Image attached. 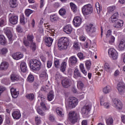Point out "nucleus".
I'll use <instances>...</instances> for the list:
<instances>
[{
	"instance_id": "1",
	"label": "nucleus",
	"mask_w": 125,
	"mask_h": 125,
	"mask_svg": "<svg viewBox=\"0 0 125 125\" xmlns=\"http://www.w3.org/2000/svg\"><path fill=\"white\" fill-rule=\"evenodd\" d=\"M70 42H69V39L66 37H62L59 39L58 41V49L60 51L62 50H66L69 46Z\"/></svg>"
},
{
	"instance_id": "2",
	"label": "nucleus",
	"mask_w": 125,
	"mask_h": 125,
	"mask_svg": "<svg viewBox=\"0 0 125 125\" xmlns=\"http://www.w3.org/2000/svg\"><path fill=\"white\" fill-rule=\"evenodd\" d=\"M30 67L33 71H39L42 68V63L37 60H31Z\"/></svg>"
},
{
	"instance_id": "3",
	"label": "nucleus",
	"mask_w": 125,
	"mask_h": 125,
	"mask_svg": "<svg viewBox=\"0 0 125 125\" xmlns=\"http://www.w3.org/2000/svg\"><path fill=\"white\" fill-rule=\"evenodd\" d=\"M78 103L79 100L78 99L74 97H70L67 100V106L70 109L75 108Z\"/></svg>"
},
{
	"instance_id": "4",
	"label": "nucleus",
	"mask_w": 125,
	"mask_h": 125,
	"mask_svg": "<svg viewBox=\"0 0 125 125\" xmlns=\"http://www.w3.org/2000/svg\"><path fill=\"white\" fill-rule=\"evenodd\" d=\"M82 13L83 15H89V14H91L93 11V7L90 4H88L84 5L82 8Z\"/></svg>"
},
{
	"instance_id": "5",
	"label": "nucleus",
	"mask_w": 125,
	"mask_h": 125,
	"mask_svg": "<svg viewBox=\"0 0 125 125\" xmlns=\"http://www.w3.org/2000/svg\"><path fill=\"white\" fill-rule=\"evenodd\" d=\"M69 121L71 124H75L78 122V119L80 118V114L76 111H71L69 112Z\"/></svg>"
},
{
	"instance_id": "6",
	"label": "nucleus",
	"mask_w": 125,
	"mask_h": 125,
	"mask_svg": "<svg viewBox=\"0 0 125 125\" xmlns=\"http://www.w3.org/2000/svg\"><path fill=\"white\" fill-rule=\"evenodd\" d=\"M85 30L90 37H94L96 33V28L92 24H89L86 25L85 27Z\"/></svg>"
},
{
	"instance_id": "7",
	"label": "nucleus",
	"mask_w": 125,
	"mask_h": 125,
	"mask_svg": "<svg viewBox=\"0 0 125 125\" xmlns=\"http://www.w3.org/2000/svg\"><path fill=\"white\" fill-rule=\"evenodd\" d=\"M91 109V105L88 104L83 106L82 108V114L84 118L88 117V113Z\"/></svg>"
},
{
	"instance_id": "8",
	"label": "nucleus",
	"mask_w": 125,
	"mask_h": 125,
	"mask_svg": "<svg viewBox=\"0 0 125 125\" xmlns=\"http://www.w3.org/2000/svg\"><path fill=\"white\" fill-rule=\"evenodd\" d=\"M112 105L113 107H115L116 109H118V110H121L123 108V104H122L121 101L118 99L113 100Z\"/></svg>"
},
{
	"instance_id": "9",
	"label": "nucleus",
	"mask_w": 125,
	"mask_h": 125,
	"mask_svg": "<svg viewBox=\"0 0 125 125\" xmlns=\"http://www.w3.org/2000/svg\"><path fill=\"white\" fill-rule=\"evenodd\" d=\"M62 84L63 87L68 88V87H70V86H71L72 82H71V80L70 79L66 77L62 81Z\"/></svg>"
},
{
	"instance_id": "10",
	"label": "nucleus",
	"mask_w": 125,
	"mask_h": 125,
	"mask_svg": "<svg viewBox=\"0 0 125 125\" xmlns=\"http://www.w3.org/2000/svg\"><path fill=\"white\" fill-rule=\"evenodd\" d=\"M108 54L109 55H111L113 59L116 60L118 58V52L113 48H110L108 50Z\"/></svg>"
},
{
	"instance_id": "11",
	"label": "nucleus",
	"mask_w": 125,
	"mask_h": 125,
	"mask_svg": "<svg viewBox=\"0 0 125 125\" xmlns=\"http://www.w3.org/2000/svg\"><path fill=\"white\" fill-rule=\"evenodd\" d=\"M73 22L75 27H79L81 26V24H82V22H83V20H82L81 17H76L74 18Z\"/></svg>"
},
{
	"instance_id": "12",
	"label": "nucleus",
	"mask_w": 125,
	"mask_h": 125,
	"mask_svg": "<svg viewBox=\"0 0 125 125\" xmlns=\"http://www.w3.org/2000/svg\"><path fill=\"white\" fill-rule=\"evenodd\" d=\"M9 21L11 24L15 25L18 23V16L13 15L9 18Z\"/></svg>"
},
{
	"instance_id": "13",
	"label": "nucleus",
	"mask_w": 125,
	"mask_h": 125,
	"mask_svg": "<svg viewBox=\"0 0 125 125\" xmlns=\"http://www.w3.org/2000/svg\"><path fill=\"white\" fill-rule=\"evenodd\" d=\"M118 17H119V13L115 12L112 16L109 18V21L110 23H115L118 21Z\"/></svg>"
},
{
	"instance_id": "14",
	"label": "nucleus",
	"mask_w": 125,
	"mask_h": 125,
	"mask_svg": "<svg viewBox=\"0 0 125 125\" xmlns=\"http://www.w3.org/2000/svg\"><path fill=\"white\" fill-rule=\"evenodd\" d=\"M12 57L15 60H19L21 58H23V54L21 52L15 53L12 55Z\"/></svg>"
},
{
	"instance_id": "15",
	"label": "nucleus",
	"mask_w": 125,
	"mask_h": 125,
	"mask_svg": "<svg viewBox=\"0 0 125 125\" xmlns=\"http://www.w3.org/2000/svg\"><path fill=\"white\" fill-rule=\"evenodd\" d=\"M9 66V64H8V62H2L0 65V71H5V70H7Z\"/></svg>"
},
{
	"instance_id": "16",
	"label": "nucleus",
	"mask_w": 125,
	"mask_h": 125,
	"mask_svg": "<svg viewBox=\"0 0 125 125\" xmlns=\"http://www.w3.org/2000/svg\"><path fill=\"white\" fill-rule=\"evenodd\" d=\"M78 62V59L74 56L70 57L69 59V63L71 65H76Z\"/></svg>"
},
{
	"instance_id": "17",
	"label": "nucleus",
	"mask_w": 125,
	"mask_h": 125,
	"mask_svg": "<svg viewBox=\"0 0 125 125\" xmlns=\"http://www.w3.org/2000/svg\"><path fill=\"white\" fill-rule=\"evenodd\" d=\"M4 33L6 35L8 39L10 41V43H11V41H12V34L11 33V31L9 29H6L4 31Z\"/></svg>"
},
{
	"instance_id": "18",
	"label": "nucleus",
	"mask_w": 125,
	"mask_h": 125,
	"mask_svg": "<svg viewBox=\"0 0 125 125\" xmlns=\"http://www.w3.org/2000/svg\"><path fill=\"white\" fill-rule=\"evenodd\" d=\"M11 94L13 98H17L19 94V91H17L16 89L14 88H12L11 89Z\"/></svg>"
},
{
	"instance_id": "19",
	"label": "nucleus",
	"mask_w": 125,
	"mask_h": 125,
	"mask_svg": "<svg viewBox=\"0 0 125 125\" xmlns=\"http://www.w3.org/2000/svg\"><path fill=\"white\" fill-rule=\"evenodd\" d=\"M72 26H71V25L68 24L66 25L64 28H63V32L66 33V34H71L72 33Z\"/></svg>"
},
{
	"instance_id": "20",
	"label": "nucleus",
	"mask_w": 125,
	"mask_h": 125,
	"mask_svg": "<svg viewBox=\"0 0 125 125\" xmlns=\"http://www.w3.org/2000/svg\"><path fill=\"white\" fill-rule=\"evenodd\" d=\"M116 23V24L114 25V28H116V29H119V28H122V27L124 26V21L121 20H117Z\"/></svg>"
},
{
	"instance_id": "21",
	"label": "nucleus",
	"mask_w": 125,
	"mask_h": 125,
	"mask_svg": "<svg viewBox=\"0 0 125 125\" xmlns=\"http://www.w3.org/2000/svg\"><path fill=\"white\" fill-rule=\"evenodd\" d=\"M20 22L21 25H25L28 22L27 19L25 18V16L23 14L20 15Z\"/></svg>"
},
{
	"instance_id": "22",
	"label": "nucleus",
	"mask_w": 125,
	"mask_h": 125,
	"mask_svg": "<svg viewBox=\"0 0 125 125\" xmlns=\"http://www.w3.org/2000/svg\"><path fill=\"white\" fill-rule=\"evenodd\" d=\"M45 42L47 46H51L52 42H53V40L50 37H48L45 39Z\"/></svg>"
},
{
	"instance_id": "23",
	"label": "nucleus",
	"mask_w": 125,
	"mask_h": 125,
	"mask_svg": "<svg viewBox=\"0 0 125 125\" xmlns=\"http://www.w3.org/2000/svg\"><path fill=\"white\" fill-rule=\"evenodd\" d=\"M100 102L101 106H104L106 109L110 107V104L108 103H104V98L103 96L101 97Z\"/></svg>"
},
{
	"instance_id": "24",
	"label": "nucleus",
	"mask_w": 125,
	"mask_h": 125,
	"mask_svg": "<svg viewBox=\"0 0 125 125\" xmlns=\"http://www.w3.org/2000/svg\"><path fill=\"white\" fill-rule=\"evenodd\" d=\"M13 118L16 120H19L21 118V113L20 111H16L12 113Z\"/></svg>"
},
{
	"instance_id": "25",
	"label": "nucleus",
	"mask_w": 125,
	"mask_h": 125,
	"mask_svg": "<svg viewBox=\"0 0 125 125\" xmlns=\"http://www.w3.org/2000/svg\"><path fill=\"white\" fill-rule=\"evenodd\" d=\"M20 68L21 70L22 73H26V72H27V65L25 62H21Z\"/></svg>"
},
{
	"instance_id": "26",
	"label": "nucleus",
	"mask_w": 125,
	"mask_h": 125,
	"mask_svg": "<svg viewBox=\"0 0 125 125\" xmlns=\"http://www.w3.org/2000/svg\"><path fill=\"white\" fill-rule=\"evenodd\" d=\"M19 79H20L19 76L13 73L10 76V79L12 82H17L19 81Z\"/></svg>"
},
{
	"instance_id": "27",
	"label": "nucleus",
	"mask_w": 125,
	"mask_h": 125,
	"mask_svg": "<svg viewBox=\"0 0 125 125\" xmlns=\"http://www.w3.org/2000/svg\"><path fill=\"white\" fill-rule=\"evenodd\" d=\"M104 69L105 71L107 72L108 73H112V71H113V69L111 68L110 64L108 63H105L104 65Z\"/></svg>"
},
{
	"instance_id": "28",
	"label": "nucleus",
	"mask_w": 125,
	"mask_h": 125,
	"mask_svg": "<svg viewBox=\"0 0 125 125\" xmlns=\"http://www.w3.org/2000/svg\"><path fill=\"white\" fill-rule=\"evenodd\" d=\"M48 78L47 73H46V70H42L41 74H40V79L42 80L43 79L47 80Z\"/></svg>"
},
{
	"instance_id": "29",
	"label": "nucleus",
	"mask_w": 125,
	"mask_h": 125,
	"mask_svg": "<svg viewBox=\"0 0 125 125\" xmlns=\"http://www.w3.org/2000/svg\"><path fill=\"white\" fill-rule=\"evenodd\" d=\"M66 67H67V62H63L61 64L60 67V70L62 73H64L66 71Z\"/></svg>"
},
{
	"instance_id": "30",
	"label": "nucleus",
	"mask_w": 125,
	"mask_h": 125,
	"mask_svg": "<svg viewBox=\"0 0 125 125\" xmlns=\"http://www.w3.org/2000/svg\"><path fill=\"white\" fill-rule=\"evenodd\" d=\"M10 6L12 8H15L17 6V0H10L9 1Z\"/></svg>"
},
{
	"instance_id": "31",
	"label": "nucleus",
	"mask_w": 125,
	"mask_h": 125,
	"mask_svg": "<svg viewBox=\"0 0 125 125\" xmlns=\"http://www.w3.org/2000/svg\"><path fill=\"white\" fill-rule=\"evenodd\" d=\"M79 67L82 73H83V74L84 76H86V75H87V71L85 70V68H84V66L83 65V64H81Z\"/></svg>"
},
{
	"instance_id": "32",
	"label": "nucleus",
	"mask_w": 125,
	"mask_h": 125,
	"mask_svg": "<svg viewBox=\"0 0 125 125\" xmlns=\"http://www.w3.org/2000/svg\"><path fill=\"white\" fill-rule=\"evenodd\" d=\"M74 75L76 78H82V74L78 68H76L74 70Z\"/></svg>"
},
{
	"instance_id": "33",
	"label": "nucleus",
	"mask_w": 125,
	"mask_h": 125,
	"mask_svg": "<svg viewBox=\"0 0 125 125\" xmlns=\"http://www.w3.org/2000/svg\"><path fill=\"white\" fill-rule=\"evenodd\" d=\"M111 90H112L111 86L107 85L104 88L103 91L104 93L107 94V93H109V92H110Z\"/></svg>"
},
{
	"instance_id": "34",
	"label": "nucleus",
	"mask_w": 125,
	"mask_h": 125,
	"mask_svg": "<svg viewBox=\"0 0 125 125\" xmlns=\"http://www.w3.org/2000/svg\"><path fill=\"white\" fill-rule=\"evenodd\" d=\"M125 48V40L121 41L119 44V48L120 50H124Z\"/></svg>"
},
{
	"instance_id": "35",
	"label": "nucleus",
	"mask_w": 125,
	"mask_h": 125,
	"mask_svg": "<svg viewBox=\"0 0 125 125\" xmlns=\"http://www.w3.org/2000/svg\"><path fill=\"white\" fill-rule=\"evenodd\" d=\"M25 97L30 101H33L35 99V95L33 93L28 94L26 95Z\"/></svg>"
},
{
	"instance_id": "36",
	"label": "nucleus",
	"mask_w": 125,
	"mask_h": 125,
	"mask_svg": "<svg viewBox=\"0 0 125 125\" xmlns=\"http://www.w3.org/2000/svg\"><path fill=\"white\" fill-rule=\"evenodd\" d=\"M54 98V95L53 94V91H50L49 93H48L47 95V100L48 101H51L52 99Z\"/></svg>"
},
{
	"instance_id": "37",
	"label": "nucleus",
	"mask_w": 125,
	"mask_h": 125,
	"mask_svg": "<svg viewBox=\"0 0 125 125\" xmlns=\"http://www.w3.org/2000/svg\"><path fill=\"white\" fill-rule=\"evenodd\" d=\"M54 64L55 68H58L60 67V60L55 58L54 59Z\"/></svg>"
},
{
	"instance_id": "38",
	"label": "nucleus",
	"mask_w": 125,
	"mask_h": 125,
	"mask_svg": "<svg viewBox=\"0 0 125 125\" xmlns=\"http://www.w3.org/2000/svg\"><path fill=\"white\" fill-rule=\"evenodd\" d=\"M58 19H59V17H58V16L55 14L50 16V20L52 21V22H55V21H57Z\"/></svg>"
},
{
	"instance_id": "39",
	"label": "nucleus",
	"mask_w": 125,
	"mask_h": 125,
	"mask_svg": "<svg viewBox=\"0 0 125 125\" xmlns=\"http://www.w3.org/2000/svg\"><path fill=\"white\" fill-rule=\"evenodd\" d=\"M6 42V40H5V37L3 35H0V43L2 45H4Z\"/></svg>"
},
{
	"instance_id": "40",
	"label": "nucleus",
	"mask_w": 125,
	"mask_h": 125,
	"mask_svg": "<svg viewBox=\"0 0 125 125\" xmlns=\"http://www.w3.org/2000/svg\"><path fill=\"white\" fill-rule=\"evenodd\" d=\"M27 81L28 83H33L35 81V77L34 75L29 74L27 77Z\"/></svg>"
},
{
	"instance_id": "41",
	"label": "nucleus",
	"mask_w": 125,
	"mask_h": 125,
	"mask_svg": "<svg viewBox=\"0 0 125 125\" xmlns=\"http://www.w3.org/2000/svg\"><path fill=\"white\" fill-rule=\"evenodd\" d=\"M85 67L87 71H89L90 70V68H91V62L89 61H87L85 62Z\"/></svg>"
},
{
	"instance_id": "42",
	"label": "nucleus",
	"mask_w": 125,
	"mask_h": 125,
	"mask_svg": "<svg viewBox=\"0 0 125 125\" xmlns=\"http://www.w3.org/2000/svg\"><path fill=\"white\" fill-rule=\"evenodd\" d=\"M70 5L71 8L72 10L73 11V12H76L77 9H78V8L77 7V5H76V4H75L73 2H70Z\"/></svg>"
},
{
	"instance_id": "43",
	"label": "nucleus",
	"mask_w": 125,
	"mask_h": 125,
	"mask_svg": "<svg viewBox=\"0 0 125 125\" xmlns=\"http://www.w3.org/2000/svg\"><path fill=\"white\" fill-rule=\"evenodd\" d=\"M33 12H34V11H33L30 9H26L25 10V16L27 17H29V16H30V15H31V14H32V13H33Z\"/></svg>"
},
{
	"instance_id": "44",
	"label": "nucleus",
	"mask_w": 125,
	"mask_h": 125,
	"mask_svg": "<svg viewBox=\"0 0 125 125\" xmlns=\"http://www.w3.org/2000/svg\"><path fill=\"white\" fill-rule=\"evenodd\" d=\"M59 13L61 16H64V15H65L66 13V9L63 8H61L59 10Z\"/></svg>"
},
{
	"instance_id": "45",
	"label": "nucleus",
	"mask_w": 125,
	"mask_h": 125,
	"mask_svg": "<svg viewBox=\"0 0 125 125\" xmlns=\"http://www.w3.org/2000/svg\"><path fill=\"white\" fill-rule=\"evenodd\" d=\"M34 38V35L33 34H28L27 36V40L28 42H33Z\"/></svg>"
},
{
	"instance_id": "46",
	"label": "nucleus",
	"mask_w": 125,
	"mask_h": 125,
	"mask_svg": "<svg viewBox=\"0 0 125 125\" xmlns=\"http://www.w3.org/2000/svg\"><path fill=\"white\" fill-rule=\"evenodd\" d=\"M57 113L60 117H64V113L62 112V109H59V108H57L56 109Z\"/></svg>"
},
{
	"instance_id": "47",
	"label": "nucleus",
	"mask_w": 125,
	"mask_h": 125,
	"mask_svg": "<svg viewBox=\"0 0 125 125\" xmlns=\"http://www.w3.org/2000/svg\"><path fill=\"white\" fill-rule=\"evenodd\" d=\"M114 120L112 118H109L106 120V123L107 125H113Z\"/></svg>"
},
{
	"instance_id": "48",
	"label": "nucleus",
	"mask_w": 125,
	"mask_h": 125,
	"mask_svg": "<svg viewBox=\"0 0 125 125\" xmlns=\"http://www.w3.org/2000/svg\"><path fill=\"white\" fill-rule=\"evenodd\" d=\"M49 121L52 122V123L56 122V120L55 119V116H54L53 114H50L49 115Z\"/></svg>"
},
{
	"instance_id": "49",
	"label": "nucleus",
	"mask_w": 125,
	"mask_h": 125,
	"mask_svg": "<svg viewBox=\"0 0 125 125\" xmlns=\"http://www.w3.org/2000/svg\"><path fill=\"white\" fill-rule=\"evenodd\" d=\"M116 9V7L112 6L108 7L107 8V11L108 13H112V12Z\"/></svg>"
},
{
	"instance_id": "50",
	"label": "nucleus",
	"mask_w": 125,
	"mask_h": 125,
	"mask_svg": "<svg viewBox=\"0 0 125 125\" xmlns=\"http://www.w3.org/2000/svg\"><path fill=\"white\" fill-rule=\"evenodd\" d=\"M96 8L97 9V12H100V11H102V8H100V5L99 4V2H97L95 4Z\"/></svg>"
},
{
	"instance_id": "51",
	"label": "nucleus",
	"mask_w": 125,
	"mask_h": 125,
	"mask_svg": "<svg viewBox=\"0 0 125 125\" xmlns=\"http://www.w3.org/2000/svg\"><path fill=\"white\" fill-rule=\"evenodd\" d=\"M83 86H84V85L83 84V83L82 82V81H78L77 83V87L78 88H80L82 89V88H83Z\"/></svg>"
},
{
	"instance_id": "52",
	"label": "nucleus",
	"mask_w": 125,
	"mask_h": 125,
	"mask_svg": "<svg viewBox=\"0 0 125 125\" xmlns=\"http://www.w3.org/2000/svg\"><path fill=\"white\" fill-rule=\"evenodd\" d=\"M35 121L36 125H40L42 123L41 118L39 116H36L35 118Z\"/></svg>"
},
{
	"instance_id": "53",
	"label": "nucleus",
	"mask_w": 125,
	"mask_h": 125,
	"mask_svg": "<svg viewBox=\"0 0 125 125\" xmlns=\"http://www.w3.org/2000/svg\"><path fill=\"white\" fill-rule=\"evenodd\" d=\"M41 107L43 110H47V108L46 107V105H45V103L44 102L42 101L41 104Z\"/></svg>"
},
{
	"instance_id": "54",
	"label": "nucleus",
	"mask_w": 125,
	"mask_h": 125,
	"mask_svg": "<svg viewBox=\"0 0 125 125\" xmlns=\"http://www.w3.org/2000/svg\"><path fill=\"white\" fill-rule=\"evenodd\" d=\"M33 86L34 89H38L39 88V86H40V84L38 82H35L33 83Z\"/></svg>"
},
{
	"instance_id": "55",
	"label": "nucleus",
	"mask_w": 125,
	"mask_h": 125,
	"mask_svg": "<svg viewBox=\"0 0 125 125\" xmlns=\"http://www.w3.org/2000/svg\"><path fill=\"white\" fill-rule=\"evenodd\" d=\"M77 56L79 57L80 60H83L85 56L83 55V54L82 53H78L77 54Z\"/></svg>"
},
{
	"instance_id": "56",
	"label": "nucleus",
	"mask_w": 125,
	"mask_h": 125,
	"mask_svg": "<svg viewBox=\"0 0 125 125\" xmlns=\"http://www.w3.org/2000/svg\"><path fill=\"white\" fill-rule=\"evenodd\" d=\"M8 51V50H7V48H3L2 49H1L0 51V54H6Z\"/></svg>"
},
{
	"instance_id": "57",
	"label": "nucleus",
	"mask_w": 125,
	"mask_h": 125,
	"mask_svg": "<svg viewBox=\"0 0 125 125\" xmlns=\"http://www.w3.org/2000/svg\"><path fill=\"white\" fill-rule=\"evenodd\" d=\"M31 48L32 49L33 51H35L36 50V49L37 48V46H36V43L34 42H31Z\"/></svg>"
},
{
	"instance_id": "58",
	"label": "nucleus",
	"mask_w": 125,
	"mask_h": 125,
	"mask_svg": "<svg viewBox=\"0 0 125 125\" xmlns=\"http://www.w3.org/2000/svg\"><path fill=\"white\" fill-rule=\"evenodd\" d=\"M111 34H112V30H108L106 34V39H109L110 38V37H111L112 36Z\"/></svg>"
},
{
	"instance_id": "59",
	"label": "nucleus",
	"mask_w": 125,
	"mask_h": 125,
	"mask_svg": "<svg viewBox=\"0 0 125 125\" xmlns=\"http://www.w3.org/2000/svg\"><path fill=\"white\" fill-rule=\"evenodd\" d=\"M109 43H113L115 42V37L113 36H110L109 38Z\"/></svg>"
},
{
	"instance_id": "60",
	"label": "nucleus",
	"mask_w": 125,
	"mask_h": 125,
	"mask_svg": "<svg viewBox=\"0 0 125 125\" xmlns=\"http://www.w3.org/2000/svg\"><path fill=\"white\" fill-rule=\"evenodd\" d=\"M16 30L18 33H22L23 32V29L20 25H18L16 28Z\"/></svg>"
},
{
	"instance_id": "61",
	"label": "nucleus",
	"mask_w": 125,
	"mask_h": 125,
	"mask_svg": "<svg viewBox=\"0 0 125 125\" xmlns=\"http://www.w3.org/2000/svg\"><path fill=\"white\" fill-rule=\"evenodd\" d=\"M5 25V21L2 18L0 19V27H2Z\"/></svg>"
},
{
	"instance_id": "62",
	"label": "nucleus",
	"mask_w": 125,
	"mask_h": 125,
	"mask_svg": "<svg viewBox=\"0 0 125 125\" xmlns=\"http://www.w3.org/2000/svg\"><path fill=\"white\" fill-rule=\"evenodd\" d=\"M125 87H117V89L120 93H122L125 90Z\"/></svg>"
},
{
	"instance_id": "63",
	"label": "nucleus",
	"mask_w": 125,
	"mask_h": 125,
	"mask_svg": "<svg viewBox=\"0 0 125 125\" xmlns=\"http://www.w3.org/2000/svg\"><path fill=\"white\" fill-rule=\"evenodd\" d=\"M37 111L38 114H39V115H41V116H44V113L43 111H42V110L41 109L38 108L37 109Z\"/></svg>"
},
{
	"instance_id": "64",
	"label": "nucleus",
	"mask_w": 125,
	"mask_h": 125,
	"mask_svg": "<svg viewBox=\"0 0 125 125\" xmlns=\"http://www.w3.org/2000/svg\"><path fill=\"white\" fill-rule=\"evenodd\" d=\"M117 87H125V84L124 82H119L117 84Z\"/></svg>"
}]
</instances>
